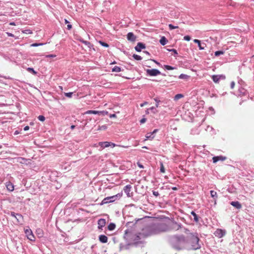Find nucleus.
Listing matches in <instances>:
<instances>
[{"instance_id":"nucleus-10","label":"nucleus","mask_w":254,"mask_h":254,"mask_svg":"<svg viewBox=\"0 0 254 254\" xmlns=\"http://www.w3.org/2000/svg\"><path fill=\"white\" fill-rule=\"evenodd\" d=\"M225 231L222 229H217V230L214 233L215 236L219 238L223 237L225 235Z\"/></svg>"},{"instance_id":"nucleus-24","label":"nucleus","mask_w":254,"mask_h":254,"mask_svg":"<svg viewBox=\"0 0 254 254\" xmlns=\"http://www.w3.org/2000/svg\"><path fill=\"white\" fill-rule=\"evenodd\" d=\"M190 214L193 216L194 221H195V222H198L199 220H198V217L197 214L193 211H192L190 212Z\"/></svg>"},{"instance_id":"nucleus-25","label":"nucleus","mask_w":254,"mask_h":254,"mask_svg":"<svg viewBox=\"0 0 254 254\" xmlns=\"http://www.w3.org/2000/svg\"><path fill=\"white\" fill-rule=\"evenodd\" d=\"M116 228V225L113 223H111L108 226V229L109 230L113 231Z\"/></svg>"},{"instance_id":"nucleus-30","label":"nucleus","mask_w":254,"mask_h":254,"mask_svg":"<svg viewBox=\"0 0 254 254\" xmlns=\"http://www.w3.org/2000/svg\"><path fill=\"white\" fill-rule=\"evenodd\" d=\"M183 97V95L182 94H178L175 96L174 99L175 100H178L179 99Z\"/></svg>"},{"instance_id":"nucleus-26","label":"nucleus","mask_w":254,"mask_h":254,"mask_svg":"<svg viewBox=\"0 0 254 254\" xmlns=\"http://www.w3.org/2000/svg\"><path fill=\"white\" fill-rule=\"evenodd\" d=\"M180 79L188 80L190 78V76L185 74H181L179 77Z\"/></svg>"},{"instance_id":"nucleus-7","label":"nucleus","mask_w":254,"mask_h":254,"mask_svg":"<svg viewBox=\"0 0 254 254\" xmlns=\"http://www.w3.org/2000/svg\"><path fill=\"white\" fill-rule=\"evenodd\" d=\"M11 216L15 218L17 220V222L22 223L23 221V216L20 214L15 213L13 212L11 213Z\"/></svg>"},{"instance_id":"nucleus-41","label":"nucleus","mask_w":254,"mask_h":254,"mask_svg":"<svg viewBox=\"0 0 254 254\" xmlns=\"http://www.w3.org/2000/svg\"><path fill=\"white\" fill-rule=\"evenodd\" d=\"M150 110L152 111L154 114H155L157 113V110H156V108L154 107H152L150 108H149Z\"/></svg>"},{"instance_id":"nucleus-29","label":"nucleus","mask_w":254,"mask_h":254,"mask_svg":"<svg viewBox=\"0 0 254 254\" xmlns=\"http://www.w3.org/2000/svg\"><path fill=\"white\" fill-rule=\"evenodd\" d=\"M164 68L167 70H173L176 69V67L168 65H164Z\"/></svg>"},{"instance_id":"nucleus-14","label":"nucleus","mask_w":254,"mask_h":254,"mask_svg":"<svg viewBox=\"0 0 254 254\" xmlns=\"http://www.w3.org/2000/svg\"><path fill=\"white\" fill-rule=\"evenodd\" d=\"M127 39L128 41L134 42L136 40V36L132 32H129L127 34Z\"/></svg>"},{"instance_id":"nucleus-56","label":"nucleus","mask_w":254,"mask_h":254,"mask_svg":"<svg viewBox=\"0 0 254 254\" xmlns=\"http://www.w3.org/2000/svg\"><path fill=\"white\" fill-rule=\"evenodd\" d=\"M115 117H116V114H111V115H110V118H115Z\"/></svg>"},{"instance_id":"nucleus-34","label":"nucleus","mask_w":254,"mask_h":254,"mask_svg":"<svg viewBox=\"0 0 254 254\" xmlns=\"http://www.w3.org/2000/svg\"><path fill=\"white\" fill-rule=\"evenodd\" d=\"M108 113V112L107 111H99V115L105 116L106 115H107Z\"/></svg>"},{"instance_id":"nucleus-15","label":"nucleus","mask_w":254,"mask_h":254,"mask_svg":"<svg viewBox=\"0 0 254 254\" xmlns=\"http://www.w3.org/2000/svg\"><path fill=\"white\" fill-rule=\"evenodd\" d=\"M226 157L222 156H214L213 157V163H216L219 160L224 161L226 160Z\"/></svg>"},{"instance_id":"nucleus-1","label":"nucleus","mask_w":254,"mask_h":254,"mask_svg":"<svg viewBox=\"0 0 254 254\" xmlns=\"http://www.w3.org/2000/svg\"><path fill=\"white\" fill-rule=\"evenodd\" d=\"M171 230L170 227L165 223L153 224L143 230V234L146 236L158 234Z\"/></svg>"},{"instance_id":"nucleus-47","label":"nucleus","mask_w":254,"mask_h":254,"mask_svg":"<svg viewBox=\"0 0 254 254\" xmlns=\"http://www.w3.org/2000/svg\"><path fill=\"white\" fill-rule=\"evenodd\" d=\"M152 192H153V194L154 196H158L159 195V192L158 191H156L153 190L152 191Z\"/></svg>"},{"instance_id":"nucleus-55","label":"nucleus","mask_w":254,"mask_h":254,"mask_svg":"<svg viewBox=\"0 0 254 254\" xmlns=\"http://www.w3.org/2000/svg\"><path fill=\"white\" fill-rule=\"evenodd\" d=\"M158 129H154L152 132H151L152 133V134L153 135H154V134H155L157 132H158Z\"/></svg>"},{"instance_id":"nucleus-6","label":"nucleus","mask_w":254,"mask_h":254,"mask_svg":"<svg viewBox=\"0 0 254 254\" xmlns=\"http://www.w3.org/2000/svg\"><path fill=\"white\" fill-rule=\"evenodd\" d=\"M147 75L151 76H155L161 74L160 71L157 69H147L146 70Z\"/></svg>"},{"instance_id":"nucleus-49","label":"nucleus","mask_w":254,"mask_h":254,"mask_svg":"<svg viewBox=\"0 0 254 254\" xmlns=\"http://www.w3.org/2000/svg\"><path fill=\"white\" fill-rule=\"evenodd\" d=\"M235 82L234 81H232L231 83V88L232 89L234 88V86H235Z\"/></svg>"},{"instance_id":"nucleus-40","label":"nucleus","mask_w":254,"mask_h":254,"mask_svg":"<svg viewBox=\"0 0 254 254\" xmlns=\"http://www.w3.org/2000/svg\"><path fill=\"white\" fill-rule=\"evenodd\" d=\"M161 167H160V172L162 173H165V168L164 167L163 164L162 163H160Z\"/></svg>"},{"instance_id":"nucleus-45","label":"nucleus","mask_w":254,"mask_h":254,"mask_svg":"<svg viewBox=\"0 0 254 254\" xmlns=\"http://www.w3.org/2000/svg\"><path fill=\"white\" fill-rule=\"evenodd\" d=\"M154 100L156 102V107H158V106H159V103L160 102V100H158L157 98H154Z\"/></svg>"},{"instance_id":"nucleus-21","label":"nucleus","mask_w":254,"mask_h":254,"mask_svg":"<svg viewBox=\"0 0 254 254\" xmlns=\"http://www.w3.org/2000/svg\"><path fill=\"white\" fill-rule=\"evenodd\" d=\"M167 42L168 40L164 36L162 37L160 40V43L163 46L167 44Z\"/></svg>"},{"instance_id":"nucleus-48","label":"nucleus","mask_w":254,"mask_h":254,"mask_svg":"<svg viewBox=\"0 0 254 254\" xmlns=\"http://www.w3.org/2000/svg\"><path fill=\"white\" fill-rule=\"evenodd\" d=\"M146 119L145 118H142L140 121V124H143L146 122Z\"/></svg>"},{"instance_id":"nucleus-31","label":"nucleus","mask_w":254,"mask_h":254,"mask_svg":"<svg viewBox=\"0 0 254 254\" xmlns=\"http://www.w3.org/2000/svg\"><path fill=\"white\" fill-rule=\"evenodd\" d=\"M132 57L136 60L139 61V60H142V57L141 56L136 55V54H133Z\"/></svg>"},{"instance_id":"nucleus-37","label":"nucleus","mask_w":254,"mask_h":254,"mask_svg":"<svg viewBox=\"0 0 254 254\" xmlns=\"http://www.w3.org/2000/svg\"><path fill=\"white\" fill-rule=\"evenodd\" d=\"M73 92L64 93V95L68 98H71L72 96Z\"/></svg>"},{"instance_id":"nucleus-32","label":"nucleus","mask_w":254,"mask_h":254,"mask_svg":"<svg viewBox=\"0 0 254 254\" xmlns=\"http://www.w3.org/2000/svg\"><path fill=\"white\" fill-rule=\"evenodd\" d=\"M224 54V52L222 51H216L214 53V55L215 56H219L221 55H223Z\"/></svg>"},{"instance_id":"nucleus-61","label":"nucleus","mask_w":254,"mask_h":254,"mask_svg":"<svg viewBox=\"0 0 254 254\" xmlns=\"http://www.w3.org/2000/svg\"><path fill=\"white\" fill-rule=\"evenodd\" d=\"M64 22H65V24H69V21L65 19H64Z\"/></svg>"},{"instance_id":"nucleus-39","label":"nucleus","mask_w":254,"mask_h":254,"mask_svg":"<svg viewBox=\"0 0 254 254\" xmlns=\"http://www.w3.org/2000/svg\"><path fill=\"white\" fill-rule=\"evenodd\" d=\"M169 27L170 30H172V29H174L178 28V26H174L172 24H169Z\"/></svg>"},{"instance_id":"nucleus-9","label":"nucleus","mask_w":254,"mask_h":254,"mask_svg":"<svg viewBox=\"0 0 254 254\" xmlns=\"http://www.w3.org/2000/svg\"><path fill=\"white\" fill-rule=\"evenodd\" d=\"M131 189V186L130 185H127L124 187V190L127 197H130L132 195V193L130 192Z\"/></svg>"},{"instance_id":"nucleus-2","label":"nucleus","mask_w":254,"mask_h":254,"mask_svg":"<svg viewBox=\"0 0 254 254\" xmlns=\"http://www.w3.org/2000/svg\"><path fill=\"white\" fill-rule=\"evenodd\" d=\"M169 241L172 247L177 250L188 248L187 241L183 235L173 236L170 238Z\"/></svg>"},{"instance_id":"nucleus-38","label":"nucleus","mask_w":254,"mask_h":254,"mask_svg":"<svg viewBox=\"0 0 254 254\" xmlns=\"http://www.w3.org/2000/svg\"><path fill=\"white\" fill-rule=\"evenodd\" d=\"M44 44L43 43H33L31 45V46L32 47H37V46H42V45H43Z\"/></svg>"},{"instance_id":"nucleus-54","label":"nucleus","mask_w":254,"mask_h":254,"mask_svg":"<svg viewBox=\"0 0 254 254\" xmlns=\"http://www.w3.org/2000/svg\"><path fill=\"white\" fill-rule=\"evenodd\" d=\"M71 27H72V26L71 24H67V29L70 30L71 28Z\"/></svg>"},{"instance_id":"nucleus-18","label":"nucleus","mask_w":254,"mask_h":254,"mask_svg":"<svg viewBox=\"0 0 254 254\" xmlns=\"http://www.w3.org/2000/svg\"><path fill=\"white\" fill-rule=\"evenodd\" d=\"M99 241L102 243H106L108 242V237L104 235H101L99 236Z\"/></svg>"},{"instance_id":"nucleus-46","label":"nucleus","mask_w":254,"mask_h":254,"mask_svg":"<svg viewBox=\"0 0 254 254\" xmlns=\"http://www.w3.org/2000/svg\"><path fill=\"white\" fill-rule=\"evenodd\" d=\"M169 51L170 52H173L175 55H178V52H177V50L174 49H172L171 50H169Z\"/></svg>"},{"instance_id":"nucleus-62","label":"nucleus","mask_w":254,"mask_h":254,"mask_svg":"<svg viewBox=\"0 0 254 254\" xmlns=\"http://www.w3.org/2000/svg\"><path fill=\"white\" fill-rule=\"evenodd\" d=\"M75 126L74 125H72L70 127L71 129H73L75 128Z\"/></svg>"},{"instance_id":"nucleus-13","label":"nucleus","mask_w":254,"mask_h":254,"mask_svg":"<svg viewBox=\"0 0 254 254\" xmlns=\"http://www.w3.org/2000/svg\"><path fill=\"white\" fill-rule=\"evenodd\" d=\"M145 44L139 42L137 43V45L135 47V49L137 52H140L142 49H145Z\"/></svg>"},{"instance_id":"nucleus-57","label":"nucleus","mask_w":254,"mask_h":254,"mask_svg":"<svg viewBox=\"0 0 254 254\" xmlns=\"http://www.w3.org/2000/svg\"><path fill=\"white\" fill-rule=\"evenodd\" d=\"M7 35L9 37H13L14 35L13 34H12V33H8V32H7L6 33Z\"/></svg>"},{"instance_id":"nucleus-43","label":"nucleus","mask_w":254,"mask_h":254,"mask_svg":"<svg viewBox=\"0 0 254 254\" xmlns=\"http://www.w3.org/2000/svg\"><path fill=\"white\" fill-rule=\"evenodd\" d=\"M173 225H174L173 228L176 229L177 230H178L181 227L180 225H178L177 223H174Z\"/></svg>"},{"instance_id":"nucleus-5","label":"nucleus","mask_w":254,"mask_h":254,"mask_svg":"<svg viewBox=\"0 0 254 254\" xmlns=\"http://www.w3.org/2000/svg\"><path fill=\"white\" fill-rule=\"evenodd\" d=\"M24 232L28 240L31 241H35V238L31 229H25Z\"/></svg>"},{"instance_id":"nucleus-44","label":"nucleus","mask_w":254,"mask_h":254,"mask_svg":"<svg viewBox=\"0 0 254 254\" xmlns=\"http://www.w3.org/2000/svg\"><path fill=\"white\" fill-rule=\"evenodd\" d=\"M190 36H185L184 37V39L186 41H189L190 40Z\"/></svg>"},{"instance_id":"nucleus-52","label":"nucleus","mask_w":254,"mask_h":254,"mask_svg":"<svg viewBox=\"0 0 254 254\" xmlns=\"http://www.w3.org/2000/svg\"><path fill=\"white\" fill-rule=\"evenodd\" d=\"M81 41L84 43V44L87 45H89L90 44V43L88 41H84V40H81Z\"/></svg>"},{"instance_id":"nucleus-60","label":"nucleus","mask_w":254,"mask_h":254,"mask_svg":"<svg viewBox=\"0 0 254 254\" xmlns=\"http://www.w3.org/2000/svg\"><path fill=\"white\" fill-rule=\"evenodd\" d=\"M152 61H153L155 63H156L157 64L159 65H161L159 63H158L157 61L154 60H152Z\"/></svg>"},{"instance_id":"nucleus-51","label":"nucleus","mask_w":254,"mask_h":254,"mask_svg":"<svg viewBox=\"0 0 254 254\" xmlns=\"http://www.w3.org/2000/svg\"><path fill=\"white\" fill-rule=\"evenodd\" d=\"M107 128V126L105 125L102 126L100 127L99 129H106Z\"/></svg>"},{"instance_id":"nucleus-42","label":"nucleus","mask_w":254,"mask_h":254,"mask_svg":"<svg viewBox=\"0 0 254 254\" xmlns=\"http://www.w3.org/2000/svg\"><path fill=\"white\" fill-rule=\"evenodd\" d=\"M240 92L242 93V94L244 95L245 94V89L242 87L241 88L239 89Z\"/></svg>"},{"instance_id":"nucleus-3","label":"nucleus","mask_w":254,"mask_h":254,"mask_svg":"<svg viewBox=\"0 0 254 254\" xmlns=\"http://www.w3.org/2000/svg\"><path fill=\"white\" fill-rule=\"evenodd\" d=\"M190 249L192 250H197L200 248L201 246L199 243V238L195 235H192L190 240Z\"/></svg>"},{"instance_id":"nucleus-23","label":"nucleus","mask_w":254,"mask_h":254,"mask_svg":"<svg viewBox=\"0 0 254 254\" xmlns=\"http://www.w3.org/2000/svg\"><path fill=\"white\" fill-rule=\"evenodd\" d=\"M238 83L240 84L242 87H244L246 86L245 82L241 78L238 77Z\"/></svg>"},{"instance_id":"nucleus-53","label":"nucleus","mask_w":254,"mask_h":254,"mask_svg":"<svg viewBox=\"0 0 254 254\" xmlns=\"http://www.w3.org/2000/svg\"><path fill=\"white\" fill-rule=\"evenodd\" d=\"M148 104V102H144L143 103H142V104H140V106L141 107H143L144 106L147 105Z\"/></svg>"},{"instance_id":"nucleus-20","label":"nucleus","mask_w":254,"mask_h":254,"mask_svg":"<svg viewBox=\"0 0 254 254\" xmlns=\"http://www.w3.org/2000/svg\"><path fill=\"white\" fill-rule=\"evenodd\" d=\"M7 189L9 191H13L14 190V186L10 182H7L6 184Z\"/></svg>"},{"instance_id":"nucleus-12","label":"nucleus","mask_w":254,"mask_h":254,"mask_svg":"<svg viewBox=\"0 0 254 254\" xmlns=\"http://www.w3.org/2000/svg\"><path fill=\"white\" fill-rule=\"evenodd\" d=\"M106 224V220L105 219L101 218L98 220V228L99 229L102 230L103 227H104L105 226Z\"/></svg>"},{"instance_id":"nucleus-36","label":"nucleus","mask_w":254,"mask_h":254,"mask_svg":"<svg viewBox=\"0 0 254 254\" xmlns=\"http://www.w3.org/2000/svg\"><path fill=\"white\" fill-rule=\"evenodd\" d=\"M27 70L29 72H32L34 74H36V72L34 70L33 68L28 67Z\"/></svg>"},{"instance_id":"nucleus-16","label":"nucleus","mask_w":254,"mask_h":254,"mask_svg":"<svg viewBox=\"0 0 254 254\" xmlns=\"http://www.w3.org/2000/svg\"><path fill=\"white\" fill-rule=\"evenodd\" d=\"M230 204L238 209H240L242 208L241 204L238 201H232Z\"/></svg>"},{"instance_id":"nucleus-17","label":"nucleus","mask_w":254,"mask_h":254,"mask_svg":"<svg viewBox=\"0 0 254 254\" xmlns=\"http://www.w3.org/2000/svg\"><path fill=\"white\" fill-rule=\"evenodd\" d=\"M193 42L195 43H196V44H198V46L199 47V50H203V49H204L205 47L206 46L205 44L203 43V44H201L200 43V41L199 40H197V39H194L193 40Z\"/></svg>"},{"instance_id":"nucleus-28","label":"nucleus","mask_w":254,"mask_h":254,"mask_svg":"<svg viewBox=\"0 0 254 254\" xmlns=\"http://www.w3.org/2000/svg\"><path fill=\"white\" fill-rule=\"evenodd\" d=\"M112 71L114 72H118L121 71V68L119 66H115L113 68Z\"/></svg>"},{"instance_id":"nucleus-64","label":"nucleus","mask_w":254,"mask_h":254,"mask_svg":"<svg viewBox=\"0 0 254 254\" xmlns=\"http://www.w3.org/2000/svg\"><path fill=\"white\" fill-rule=\"evenodd\" d=\"M150 110L149 109H148L146 110V113H147V114H148V113H149L148 110Z\"/></svg>"},{"instance_id":"nucleus-33","label":"nucleus","mask_w":254,"mask_h":254,"mask_svg":"<svg viewBox=\"0 0 254 254\" xmlns=\"http://www.w3.org/2000/svg\"><path fill=\"white\" fill-rule=\"evenodd\" d=\"M38 119L41 122H44L45 120V118L44 116L40 115L38 116Z\"/></svg>"},{"instance_id":"nucleus-59","label":"nucleus","mask_w":254,"mask_h":254,"mask_svg":"<svg viewBox=\"0 0 254 254\" xmlns=\"http://www.w3.org/2000/svg\"><path fill=\"white\" fill-rule=\"evenodd\" d=\"M137 165H138V166L140 168H144L142 164H140V163H137Z\"/></svg>"},{"instance_id":"nucleus-50","label":"nucleus","mask_w":254,"mask_h":254,"mask_svg":"<svg viewBox=\"0 0 254 254\" xmlns=\"http://www.w3.org/2000/svg\"><path fill=\"white\" fill-rule=\"evenodd\" d=\"M56 55H47L46 56V57L47 58H55L56 57Z\"/></svg>"},{"instance_id":"nucleus-11","label":"nucleus","mask_w":254,"mask_h":254,"mask_svg":"<svg viewBox=\"0 0 254 254\" xmlns=\"http://www.w3.org/2000/svg\"><path fill=\"white\" fill-rule=\"evenodd\" d=\"M100 146H101L103 148L108 147L110 146H112L113 147L115 146V144L113 143H111L109 142L105 141V142H100L99 143Z\"/></svg>"},{"instance_id":"nucleus-4","label":"nucleus","mask_w":254,"mask_h":254,"mask_svg":"<svg viewBox=\"0 0 254 254\" xmlns=\"http://www.w3.org/2000/svg\"><path fill=\"white\" fill-rule=\"evenodd\" d=\"M122 196V193H119L116 195L111 196H108L107 197H105L103 199L101 203V205H103L105 204H107L110 202H113L116 200L120 199Z\"/></svg>"},{"instance_id":"nucleus-27","label":"nucleus","mask_w":254,"mask_h":254,"mask_svg":"<svg viewBox=\"0 0 254 254\" xmlns=\"http://www.w3.org/2000/svg\"><path fill=\"white\" fill-rule=\"evenodd\" d=\"M99 111H95V110H88L86 112V114H97L99 115Z\"/></svg>"},{"instance_id":"nucleus-58","label":"nucleus","mask_w":254,"mask_h":254,"mask_svg":"<svg viewBox=\"0 0 254 254\" xmlns=\"http://www.w3.org/2000/svg\"><path fill=\"white\" fill-rule=\"evenodd\" d=\"M29 129V126H26V127H24V130L25 131L28 130Z\"/></svg>"},{"instance_id":"nucleus-19","label":"nucleus","mask_w":254,"mask_h":254,"mask_svg":"<svg viewBox=\"0 0 254 254\" xmlns=\"http://www.w3.org/2000/svg\"><path fill=\"white\" fill-rule=\"evenodd\" d=\"M210 193L211 196L214 199V200L215 201V203H216V199L218 198V195H217V192L215 191L212 190H210Z\"/></svg>"},{"instance_id":"nucleus-8","label":"nucleus","mask_w":254,"mask_h":254,"mask_svg":"<svg viewBox=\"0 0 254 254\" xmlns=\"http://www.w3.org/2000/svg\"><path fill=\"white\" fill-rule=\"evenodd\" d=\"M225 76L223 75H213L212 76V79L215 83H218L219 80L222 79H224Z\"/></svg>"},{"instance_id":"nucleus-22","label":"nucleus","mask_w":254,"mask_h":254,"mask_svg":"<svg viewBox=\"0 0 254 254\" xmlns=\"http://www.w3.org/2000/svg\"><path fill=\"white\" fill-rule=\"evenodd\" d=\"M146 139H152L154 137V135L152 134V132H148L146 133L145 135Z\"/></svg>"},{"instance_id":"nucleus-63","label":"nucleus","mask_w":254,"mask_h":254,"mask_svg":"<svg viewBox=\"0 0 254 254\" xmlns=\"http://www.w3.org/2000/svg\"><path fill=\"white\" fill-rule=\"evenodd\" d=\"M143 53H144L145 54H147L148 55H150L149 52H148L147 51H143Z\"/></svg>"},{"instance_id":"nucleus-35","label":"nucleus","mask_w":254,"mask_h":254,"mask_svg":"<svg viewBox=\"0 0 254 254\" xmlns=\"http://www.w3.org/2000/svg\"><path fill=\"white\" fill-rule=\"evenodd\" d=\"M99 43L103 47H109V45L106 43H105L104 42H102V41H99Z\"/></svg>"}]
</instances>
